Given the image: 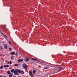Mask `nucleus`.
<instances>
[{"instance_id": "f257e3e1", "label": "nucleus", "mask_w": 77, "mask_h": 77, "mask_svg": "<svg viewBox=\"0 0 77 77\" xmlns=\"http://www.w3.org/2000/svg\"><path fill=\"white\" fill-rule=\"evenodd\" d=\"M17 71L20 74V73H21L22 74H24V72L23 71H21L20 70H17Z\"/></svg>"}, {"instance_id": "f03ea898", "label": "nucleus", "mask_w": 77, "mask_h": 77, "mask_svg": "<svg viewBox=\"0 0 77 77\" xmlns=\"http://www.w3.org/2000/svg\"><path fill=\"white\" fill-rule=\"evenodd\" d=\"M17 70H19V69H17L16 70H15L14 72V74L15 75H18L19 74L18 73V71H17Z\"/></svg>"}, {"instance_id": "7ed1b4c3", "label": "nucleus", "mask_w": 77, "mask_h": 77, "mask_svg": "<svg viewBox=\"0 0 77 77\" xmlns=\"http://www.w3.org/2000/svg\"><path fill=\"white\" fill-rule=\"evenodd\" d=\"M29 74L30 75V76L31 77H33V74H32V72L31 71H29Z\"/></svg>"}, {"instance_id": "20e7f679", "label": "nucleus", "mask_w": 77, "mask_h": 77, "mask_svg": "<svg viewBox=\"0 0 77 77\" xmlns=\"http://www.w3.org/2000/svg\"><path fill=\"white\" fill-rule=\"evenodd\" d=\"M22 61H23V59H19L17 60L18 62H22Z\"/></svg>"}, {"instance_id": "39448f33", "label": "nucleus", "mask_w": 77, "mask_h": 77, "mask_svg": "<svg viewBox=\"0 0 77 77\" xmlns=\"http://www.w3.org/2000/svg\"><path fill=\"white\" fill-rule=\"evenodd\" d=\"M25 58H26L24 59L25 60H26V62H28L29 61V59L26 57H25Z\"/></svg>"}, {"instance_id": "423d86ee", "label": "nucleus", "mask_w": 77, "mask_h": 77, "mask_svg": "<svg viewBox=\"0 0 77 77\" xmlns=\"http://www.w3.org/2000/svg\"><path fill=\"white\" fill-rule=\"evenodd\" d=\"M4 47H5V48H6V49L7 48L8 46L7 45L5 44L4 45Z\"/></svg>"}, {"instance_id": "0eeeda50", "label": "nucleus", "mask_w": 77, "mask_h": 77, "mask_svg": "<svg viewBox=\"0 0 77 77\" xmlns=\"http://www.w3.org/2000/svg\"><path fill=\"white\" fill-rule=\"evenodd\" d=\"M23 67L24 68V69H27V66H23Z\"/></svg>"}, {"instance_id": "6e6552de", "label": "nucleus", "mask_w": 77, "mask_h": 77, "mask_svg": "<svg viewBox=\"0 0 77 77\" xmlns=\"http://www.w3.org/2000/svg\"><path fill=\"white\" fill-rule=\"evenodd\" d=\"M4 68H8L9 67V65H5L4 66Z\"/></svg>"}, {"instance_id": "1a4fd4ad", "label": "nucleus", "mask_w": 77, "mask_h": 77, "mask_svg": "<svg viewBox=\"0 0 77 77\" xmlns=\"http://www.w3.org/2000/svg\"><path fill=\"white\" fill-rule=\"evenodd\" d=\"M59 68H60V69L58 70V71H61L62 70V67H60V66L59 67Z\"/></svg>"}, {"instance_id": "9d476101", "label": "nucleus", "mask_w": 77, "mask_h": 77, "mask_svg": "<svg viewBox=\"0 0 77 77\" xmlns=\"http://www.w3.org/2000/svg\"><path fill=\"white\" fill-rule=\"evenodd\" d=\"M15 52H11V54H12V55H14L15 54Z\"/></svg>"}, {"instance_id": "9b49d317", "label": "nucleus", "mask_w": 77, "mask_h": 77, "mask_svg": "<svg viewBox=\"0 0 77 77\" xmlns=\"http://www.w3.org/2000/svg\"><path fill=\"white\" fill-rule=\"evenodd\" d=\"M7 73H8V74H11V73L9 70L8 71Z\"/></svg>"}, {"instance_id": "f8f14e48", "label": "nucleus", "mask_w": 77, "mask_h": 77, "mask_svg": "<svg viewBox=\"0 0 77 77\" xmlns=\"http://www.w3.org/2000/svg\"><path fill=\"white\" fill-rule=\"evenodd\" d=\"M32 60H35V61H38V60L37 59H35L34 58H32Z\"/></svg>"}, {"instance_id": "ddd939ff", "label": "nucleus", "mask_w": 77, "mask_h": 77, "mask_svg": "<svg viewBox=\"0 0 77 77\" xmlns=\"http://www.w3.org/2000/svg\"><path fill=\"white\" fill-rule=\"evenodd\" d=\"M36 72V71L35 70H33V74L34 75L35 74V73Z\"/></svg>"}, {"instance_id": "4468645a", "label": "nucleus", "mask_w": 77, "mask_h": 77, "mask_svg": "<svg viewBox=\"0 0 77 77\" xmlns=\"http://www.w3.org/2000/svg\"><path fill=\"white\" fill-rule=\"evenodd\" d=\"M26 66V63L23 64V66Z\"/></svg>"}, {"instance_id": "2eb2a0df", "label": "nucleus", "mask_w": 77, "mask_h": 77, "mask_svg": "<svg viewBox=\"0 0 77 77\" xmlns=\"http://www.w3.org/2000/svg\"><path fill=\"white\" fill-rule=\"evenodd\" d=\"M3 68V66H2L0 68V69H2Z\"/></svg>"}, {"instance_id": "dca6fc26", "label": "nucleus", "mask_w": 77, "mask_h": 77, "mask_svg": "<svg viewBox=\"0 0 77 77\" xmlns=\"http://www.w3.org/2000/svg\"><path fill=\"white\" fill-rule=\"evenodd\" d=\"M14 69H12L11 70V72H14Z\"/></svg>"}, {"instance_id": "f3484780", "label": "nucleus", "mask_w": 77, "mask_h": 77, "mask_svg": "<svg viewBox=\"0 0 77 77\" xmlns=\"http://www.w3.org/2000/svg\"><path fill=\"white\" fill-rule=\"evenodd\" d=\"M14 66H18V64H14Z\"/></svg>"}, {"instance_id": "a211bd4d", "label": "nucleus", "mask_w": 77, "mask_h": 77, "mask_svg": "<svg viewBox=\"0 0 77 77\" xmlns=\"http://www.w3.org/2000/svg\"><path fill=\"white\" fill-rule=\"evenodd\" d=\"M3 49V48L1 46H0V50H2Z\"/></svg>"}, {"instance_id": "6ab92c4d", "label": "nucleus", "mask_w": 77, "mask_h": 77, "mask_svg": "<svg viewBox=\"0 0 77 77\" xmlns=\"http://www.w3.org/2000/svg\"><path fill=\"white\" fill-rule=\"evenodd\" d=\"M12 76H13V75H12V74H11V75H9V77H12Z\"/></svg>"}, {"instance_id": "aec40b11", "label": "nucleus", "mask_w": 77, "mask_h": 77, "mask_svg": "<svg viewBox=\"0 0 77 77\" xmlns=\"http://www.w3.org/2000/svg\"><path fill=\"white\" fill-rule=\"evenodd\" d=\"M48 67H44V69H48Z\"/></svg>"}, {"instance_id": "412c9836", "label": "nucleus", "mask_w": 77, "mask_h": 77, "mask_svg": "<svg viewBox=\"0 0 77 77\" xmlns=\"http://www.w3.org/2000/svg\"><path fill=\"white\" fill-rule=\"evenodd\" d=\"M18 54V53L17 52H16L15 54V56H17V54Z\"/></svg>"}, {"instance_id": "4be33fe9", "label": "nucleus", "mask_w": 77, "mask_h": 77, "mask_svg": "<svg viewBox=\"0 0 77 77\" xmlns=\"http://www.w3.org/2000/svg\"><path fill=\"white\" fill-rule=\"evenodd\" d=\"M2 34L3 35H4V36H5L6 38H7V36H6V35H5L3 34L2 33Z\"/></svg>"}, {"instance_id": "5701e85b", "label": "nucleus", "mask_w": 77, "mask_h": 77, "mask_svg": "<svg viewBox=\"0 0 77 77\" xmlns=\"http://www.w3.org/2000/svg\"><path fill=\"white\" fill-rule=\"evenodd\" d=\"M12 50V49L11 48H9V50Z\"/></svg>"}, {"instance_id": "b1692460", "label": "nucleus", "mask_w": 77, "mask_h": 77, "mask_svg": "<svg viewBox=\"0 0 77 77\" xmlns=\"http://www.w3.org/2000/svg\"><path fill=\"white\" fill-rule=\"evenodd\" d=\"M14 59V57H11V59Z\"/></svg>"}, {"instance_id": "393cba45", "label": "nucleus", "mask_w": 77, "mask_h": 77, "mask_svg": "<svg viewBox=\"0 0 77 77\" xmlns=\"http://www.w3.org/2000/svg\"><path fill=\"white\" fill-rule=\"evenodd\" d=\"M9 62H10L9 63L10 64H11V63H12V62L11 61Z\"/></svg>"}, {"instance_id": "a878e982", "label": "nucleus", "mask_w": 77, "mask_h": 77, "mask_svg": "<svg viewBox=\"0 0 77 77\" xmlns=\"http://www.w3.org/2000/svg\"><path fill=\"white\" fill-rule=\"evenodd\" d=\"M9 42V44H11V45L12 44H11V42Z\"/></svg>"}, {"instance_id": "bb28decb", "label": "nucleus", "mask_w": 77, "mask_h": 77, "mask_svg": "<svg viewBox=\"0 0 77 77\" xmlns=\"http://www.w3.org/2000/svg\"><path fill=\"white\" fill-rule=\"evenodd\" d=\"M0 77H3V76H2V75H0Z\"/></svg>"}, {"instance_id": "cd10ccee", "label": "nucleus", "mask_w": 77, "mask_h": 77, "mask_svg": "<svg viewBox=\"0 0 77 77\" xmlns=\"http://www.w3.org/2000/svg\"><path fill=\"white\" fill-rule=\"evenodd\" d=\"M3 77H6V76H4Z\"/></svg>"}, {"instance_id": "c85d7f7f", "label": "nucleus", "mask_w": 77, "mask_h": 77, "mask_svg": "<svg viewBox=\"0 0 77 77\" xmlns=\"http://www.w3.org/2000/svg\"><path fill=\"white\" fill-rule=\"evenodd\" d=\"M8 64H9V63H10L9 62H8Z\"/></svg>"}, {"instance_id": "c756f323", "label": "nucleus", "mask_w": 77, "mask_h": 77, "mask_svg": "<svg viewBox=\"0 0 77 77\" xmlns=\"http://www.w3.org/2000/svg\"><path fill=\"white\" fill-rule=\"evenodd\" d=\"M37 62H40L39 61H37Z\"/></svg>"}, {"instance_id": "7c9ffc66", "label": "nucleus", "mask_w": 77, "mask_h": 77, "mask_svg": "<svg viewBox=\"0 0 77 77\" xmlns=\"http://www.w3.org/2000/svg\"><path fill=\"white\" fill-rule=\"evenodd\" d=\"M40 63H42V62H40Z\"/></svg>"}, {"instance_id": "2f4dec72", "label": "nucleus", "mask_w": 77, "mask_h": 77, "mask_svg": "<svg viewBox=\"0 0 77 77\" xmlns=\"http://www.w3.org/2000/svg\"><path fill=\"white\" fill-rule=\"evenodd\" d=\"M17 77H21V76H18Z\"/></svg>"}, {"instance_id": "473e14b6", "label": "nucleus", "mask_w": 77, "mask_h": 77, "mask_svg": "<svg viewBox=\"0 0 77 77\" xmlns=\"http://www.w3.org/2000/svg\"><path fill=\"white\" fill-rule=\"evenodd\" d=\"M15 77V76H14V77Z\"/></svg>"}]
</instances>
